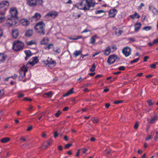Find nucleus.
Wrapping results in <instances>:
<instances>
[{
	"instance_id": "obj_1",
	"label": "nucleus",
	"mask_w": 158,
	"mask_h": 158,
	"mask_svg": "<svg viewBox=\"0 0 158 158\" xmlns=\"http://www.w3.org/2000/svg\"><path fill=\"white\" fill-rule=\"evenodd\" d=\"M81 7L79 8L81 10H89L91 7H94L95 5L94 0H83L79 3Z\"/></svg>"
},
{
	"instance_id": "obj_2",
	"label": "nucleus",
	"mask_w": 158,
	"mask_h": 158,
	"mask_svg": "<svg viewBox=\"0 0 158 158\" xmlns=\"http://www.w3.org/2000/svg\"><path fill=\"white\" fill-rule=\"evenodd\" d=\"M45 24L42 21L38 22L35 26V28L37 31L42 35L45 34Z\"/></svg>"
},
{
	"instance_id": "obj_3",
	"label": "nucleus",
	"mask_w": 158,
	"mask_h": 158,
	"mask_svg": "<svg viewBox=\"0 0 158 158\" xmlns=\"http://www.w3.org/2000/svg\"><path fill=\"white\" fill-rule=\"evenodd\" d=\"M24 46V44L22 42L16 40L13 43V49L15 51H20L23 48Z\"/></svg>"
},
{
	"instance_id": "obj_4",
	"label": "nucleus",
	"mask_w": 158,
	"mask_h": 158,
	"mask_svg": "<svg viewBox=\"0 0 158 158\" xmlns=\"http://www.w3.org/2000/svg\"><path fill=\"white\" fill-rule=\"evenodd\" d=\"M56 62L52 60V58L49 59L46 61H44L42 62V64L43 66H46L48 65L49 68H51L55 66L56 65Z\"/></svg>"
},
{
	"instance_id": "obj_5",
	"label": "nucleus",
	"mask_w": 158,
	"mask_h": 158,
	"mask_svg": "<svg viewBox=\"0 0 158 158\" xmlns=\"http://www.w3.org/2000/svg\"><path fill=\"white\" fill-rule=\"evenodd\" d=\"M9 5V2L6 1H3L0 2V11L5 12Z\"/></svg>"
},
{
	"instance_id": "obj_6",
	"label": "nucleus",
	"mask_w": 158,
	"mask_h": 158,
	"mask_svg": "<svg viewBox=\"0 0 158 158\" xmlns=\"http://www.w3.org/2000/svg\"><path fill=\"white\" fill-rule=\"evenodd\" d=\"M18 19H12V17L8 18L6 20V25L10 27L17 25Z\"/></svg>"
},
{
	"instance_id": "obj_7",
	"label": "nucleus",
	"mask_w": 158,
	"mask_h": 158,
	"mask_svg": "<svg viewBox=\"0 0 158 158\" xmlns=\"http://www.w3.org/2000/svg\"><path fill=\"white\" fill-rule=\"evenodd\" d=\"M9 12L11 17H12V19H18V12L16 7H12L11 8Z\"/></svg>"
},
{
	"instance_id": "obj_8",
	"label": "nucleus",
	"mask_w": 158,
	"mask_h": 158,
	"mask_svg": "<svg viewBox=\"0 0 158 158\" xmlns=\"http://www.w3.org/2000/svg\"><path fill=\"white\" fill-rule=\"evenodd\" d=\"M117 59H119L118 57L114 54H112L109 56L107 60V63L111 65L114 63Z\"/></svg>"
},
{
	"instance_id": "obj_9",
	"label": "nucleus",
	"mask_w": 158,
	"mask_h": 158,
	"mask_svg": "<svg viewBox=\"0 0 158 158\" xmlns=\"http://www.w3.org/2000/svg\"><path fill=\"white\" fill-rule=\"evenodd\" d=\"M131 49L128 47H126L122 50V53L126 57L128 56L131 53Z\"/></svg>"
},
{
	"instance_id": "obj_10",
	"label": "nucleus",
	"mask_w": 158,
	"mask_h": 158,
	"mask_svg": "<svg viewBox=\"0 0 158 158\" xmlns=\"http://www.w3.org/2000/svg\"><path fill=\"white\" fill-rule=\"evenodd\" d=\"M27 71V69L24 67H22L19 71L20 76L19 78L20 79L23 78L25 76L26 73Z\"/></svg>"
},
{
	"instance_id": "obj_11",
	"label": "nucleus",
	"mask_w": 158,
	"mask_h": 158,
	"mask_svg": "<svg viewBox=\"0 0 158 158\" xmlns=\"http://www.w3.org/2000/svg\"><path fill=\"white\" fill-rule=\"evenodd\" d=\"M58 13L56 11H50L47 13L45 16L51 17L53 18H55L58 15Z\"/></svg>"
},
{
	"instance_id": "obj_12",
	"label": "nucleus",
	"mask_w": 158,
	"mask_h": 158,
	"mask_svg": "<svg viewBox=\"0 0 158 158\" xmlns=\"http://www.w3.org/2000/svg\"><path fill=\"white\" fill-rule=\"evenodd\" d=\"M158 119V116L156 114L152 118H148L147 120L149 123L153 124L155 123Z\"/></svg>"
},
{
	"instance_id": "obj_13",
	"label": "nucleus",
	"mask_w": 158,
	"mask_h": 158,
	"mask_svg": "<svg viewBox=\"0 0 158 158\" xmlns=\"http://www.w3.org/2000/svg\"><path fill=\"white\" fill-rule=\"evenodd\" d=\"M20 23L23 26H27L30 24L29 21L26 19H22L20 21Z\"/></svg>"
},
{
	"instance_id": "obj_14",
	"label": "nucleus",
	"mask_w": 158,
	"mask_h": 158,
	"mask_svg": "<svg viewBox=\"0 0 158 158\" xmlns=\"http://www.w3.org/2000/svg\"><path fill=\"white\" fill-rule=\"evenodd\" d=\"M33 59L32 61H29L27 64V67H28V66L29 64H31L32 66H33L38 62V58L37 57H33Z\"/></svg>"
},
{
	"instance_id": "obj_15",
	"label": "nucleus",
	"mask_w": 158,
	"mask_h": 158,
	"mask_svg": "<svg viewBox=\"0 0 158 158\" xmlns=\"http://www.w3.org/2000/svg\"><path fill=\"white\" fill-rule=\"evenodd\" d=\"M104 54L106 56H107L109 55L110 53L112 52L111 48L110 46H108L105 48L103 51Z\"/></svg>"
},
{
	"instance_id": "obj_16",
	"label": "nucleus",
	"mask_w": 158,
	"mask_h": 158,
	"mask_svg": "<svg viewBox=\"0 0 158 158\" xmlns=\"http://www.w3.org/2000/svg\"><path fill=\"white\" fill-rule=\"evenodd\" d=\"M12 36L14 38H17L19 35V31L16 28L13 29L12 30Z\"/></svg>"
},
{
	"instance_id": "obj_17",
	"label": "nucleus",
	"mask_w": 158,
	"mask_h": 158,
	"mask_svg": "<svg viewBox=\"0 0 158 158\" xmlns=\"http://www.w3.org/2000/svg\"><path fill=\"white\" fill-rule=\"evenodd\" d=\"M41 17V15L38 13H36L34 15L32 16V18L33 19L36 21L40 19Z\"/></svg>"
},
{
	"instance_id": "obj_18",
	"label": "nucleus",
	"mask_w": 158,
	"mask_h": 158,
	"mask_svg": "<svg viewBox=\"0 0 158 158\" xmlns=\"http://www.w3.org/2000/svg\"><path fill=\"white\" fill-rule=\"evenodd\" d=\"M117 10L115 9L111 10L109 11V16L111 17H113L115 16Z\"/></svg>"
},
{
	"instance_id": "obj_19",
	"label": "nucleus",
	"mask_w": 158,
	"mask_h": 158,
	"mask_svg": "<svg viewBox=\"0 0 158 158\" xmlns=\"http://www.w3.org/2000/svg\"><path fill=\"white\" fill-rule=\"evenodd\" d=\"M35 0H27V4L30 6L33 7L35 6Z\"/></svg>"
},
{
	"instance_id": "obj_20",
	"label": "nucleus",
	"mask_w": 158,
	"mask_h": 158,
	"mask_svg": "<svg viewBox=\"0 0 158 158\" xmlns=\"http://www.w3.org/2000/svg\"><path fill=\"white\" fill-rule=\"evenodd\" d=\"M7 56L4 54H0V63L5 62Z\"/></svg>"
},
{
	"instance_id": "obj_21",
	"label": "nucleus",
	"mask_w": 158,
	"mask_h": 158,
	"mask_svg": "<svg viewBox=\"0 0 158 158\" xmlns=\"http://www.w3.org/2000/svg\"><path fill=\"white\" fill-rule=\"evenodd\" d=\"M5 12H2L0 11V23L5 20Z\"/></svg>"
},
{
	"instance_id": "obj_22",
	"label": "nucleus",
	"mask_w": 158,
	"mask_h": 158,
	"mask_svg": "<svg viewBox=\"0 0 158 158\" xmlns=\"http://www.w3.org/2000/svg\"><path fill=\"white\" fill-rule=\"evenodd\" d=\"M33 34V31L31 29L28 30L25 33V35L28 37L31 36Z\"/></svg>"
},
{
	"instance_id": "obj_23",
	"label": "nucleus",
	"mask_w": 158,
	"mask_h": 158,
	"mask_svg": "<svg viewBox=\"0 0 158 158\" xmlns=\"http://www.w3.org/2000/svg\"><path fill=\"white\" fill-rule=\"evenodd\" d=\"M81 53V50H76L73 53V55L76 58L78 56L80 55Z\"/></svg>"
},
{
	"instance_id": "obj_24",
	"label": "nucleus",
	"mask_w": 158,
	"mask_h": 158,
	"mask_svg": "<svg viewBox=\"0 0 158 158\" xmlns=\"http://www.w3.org/2000/svg\"><path fill=\"white\" fill-rule=\"evenodd\" d=\"M73 88L71 89L69 91H68L65 94L63 95L64 97H66L72 94L73 93Z\"/></svg>"
},
{
	"instance_id": "obj_25",
	"label": "nucleus",
	"mask_w": 158,
	"mask_h": 158,
	"mask_svg": "<svg viewBox=\"0 0 158 158\" xmlns=\"http://www.w3.org/2000/svg\"><path fill=\"white\" fill-rule=\"evenodd\" d=\"M141 26V24L140 23L135 24V31H138L140 29Z\"/></svg>"
},
{
	"instance_id": "obj_26",
	"label": "nucleus",
	"mask_w": 158,
	"mask_h": 158,
	"mask_svg": "<svg viewBox=\"0 0 158 158\" xmlns=\"http://www.w3.org/2000/svg\"><path fill=\"white\" fill-rule=\"evenodd\" d=\"M53 47V44H48L46 45L44 48L45 49L49 50Z\"/></svg>"
},
{
	"instance_id": "obj_27",
	"label": "nucleus",
	"mask_w": 158,
	"mask_h": 158,
	"mask_svg": "<svg viewBox=\"0 0 158 158\" xmlns=\"http://www.w3.org/2000/svg\"><path fill=\"white\" fill-rule=\"evenodd\" d=\"M130 17L132 19H134L135 18L139 19L140 18V16L139 15H138L137 13L135 12L134 14L130 15Z\"/></svg>"
},
{
	"instance_id": "obj_28",
	"label": "nucleus",
	"mask_w": 158,
	"mask_h": 158,
	"mask_svg": "<svg viewBox=\"0 0 158 158\" xmlns=\"http://www.w3.org/2000/svg\"><path fill=\"white\" fill-rule=\"evenodd\" d=\"M10 140V139L7 137H5L1 140V142L2 143H6Z\"/></svg>"
},
{
	"instance_id": "obj_29",
	"label": "nucleus",
	"mask_w": 158,
	"mask_h": 158,
	"mask_svg": "<svg viewBox=\"0 0 158 158\" xmlns=\"http://www.w3.org/2000/svg\"><path fill=\"white\" fill-rule=\"evenodd\" d=\"M147 103L148 104L149 106H151L153 105L155 103L154 101L151 100H148L147 101Z\"/></svg>"
},
{
	"instance_id": "obj_30",
	"label": "nucleus",
	"mask_w": 158,
	"mask_h": 158,
	"mask_svg": "<svg viewBox=\"0 0 158 158\" xmlns=\"http://www.w3.org/2000/svg\"><path fill=\"white\" fill-rule=\"evenodd\" d=\"M35 6L38 5L39 6L43 4V1L42 0H35Z\"/></svg>"
},
{
	"instance_id": "obj_31",
	"label": "nucleus",
	"mask_w": 158,
	"mask_h": 158,
	"mask_svg": "<svg viewBox=\"0 0 158 158\" xmlns=\"http://www.w3.org/2000/svg\"><path fill=\"white\" fill-rule=\"evenodd\" d=\"M25 53L27 56L29 57L31 55V52L29 50H25Z\"/></svg>"
},
{
	"instance_id": "obj_32",
	"label": "nucleus",
	"mask_w": 158,
	"mask_h": 158,
	"mask_svg": "<svg viewBox=\"0 0 158 158\" xmlns=\"http://www.w3.org/2000/svg\"><path fill=\"white\" fill-rule=\"evenodd\" d=\"M45 95L47 96L48 97H51L52 96V91H50L49 92L45 93Z\"/></svg>"
},
{
	"instance_id": "obj_33",
	"label": "nucleus",
	"mask_w": 158,
	"mask_h": 158,
	"mask_svg": "<svg viewBox=\"0 0 158 158\" xmlns=\"http://www.w3.org/2000/svg\"><path fill=\"white\" fill-rule=\"evenodd\" d=\"M95 67H96L95 64V63H94L93 64L91 68L90 69V71L92 72H94L95 70Z\"/></svg>"
},
{
	"instance_id": "obj_34",
	"label": "nucleus",
	"mask_w": 158,
	"mask_h": 158,
	"mask_svg": "<svg viewBox=\"0 0 158 158\" xmlns=\"http://www.w3.org/2000/svg\"><path fill=\"white\" fill-rule=\"evenodd\" d=\"M95 42V39L93 37H92L90 40L89 43L91 44H94Z\"/></svg>"
},
{
	"instance_id": "obj_35",
	"label": "nucleus",
	"mask_w": 158,
	"mask_h": 158,
	"mask_svg": "<svg viewBox=\"0 0 158 158\" xmlns=\"http://www.w3.org/2000/svg\"><path fill=\"white\" fill-rule=\"evenodd\" d=\"M27 44L28 45H31L33 44H35V42L33 41H27Z\"/></svg>"
},
{
	"instance_id": "obj_36",
	"label": "nucleus",
	"mask_w": 158,
	"mask_h": 158,
	"mask_svg": "<svg viewBox=\"0 0 158 158\" xmlns=\"http://www.w3.org/2000/svg\"><path fill=\"white\" fill-rule=\"evenodd\" d=\"M151 28V27L150 26H146L143 28V30L148 31L150 30Z\"/></svg>"
},
{
	"instance_id": "obj_37",
	"label": "nucleus",
	"mask_w": 158,
	"mask_h": 158,
	"mask_svg": "<svg viewBox=\"0 0 158 158\" xmlns=\"http://www.w3.org/2000/svg\"><path fill=\"white\" fill-rule=\"evenodd\" d=\"M123 32L122 30H119L118 32L117 33L116 31L115 32V34L117 36H119L121 35Z\"/></svg>"
},
{
	"instance_id": "obj_38",
	"label": "nucleus",
	"mask_w": 158,
	"mask_h": 158,
	"mask_svg": "<svg viewBox=\"0 0 158 158\" xmlns=\"http://www.w3.org/2000/svg\"><path fill=\"white\" fill-rule=\"evenodd\" d=\"M72 145V144L68 143L66 144L64 148L65 149L69 148Z\"/></svg>"
},
{
	"instance_id": "obj_39",
	"label": "nucleus",
	"mask_w": 158,
	"mask_h": 158,
	"mask_svg": "<svg viewBox=\"0 0 158 158\" xmlns=\"http://www.w3.org/2000/svg\"><path fill=\"white\" fill-rule=\"evenodd\" d=\"M95 14H100L102 12H105V11L102 10H96L95 11Z\"/></svg>"
},
{
	"instance_id": "obj_40",
	"label": "nucleus",
	"mask_w": 158,
	"mask_h": 158,
	"mask_svg": "<svg viewBox=\"0 0 158 158\" xmlns=\"http://www.w3.org/2000/svg\"><path fill=\"white\" fill-rule=\"evenodd\" d=\"M113 49L112 51H111L112 52H113L114 51L116 50L117 49L116 46L115 45H112L111 47Z\"/></svg>"
},
{
	"instance_id": "obj_41",
	"label": "nucleus",
	"mask_w": 158,
	"mask_h": 158,
	"mask_svg": "<svg viewBox=\"0 0 158 158\" xmlns=\"http://www.w3.org/2000/svg\"><path fill=\"white\" fill-rule=\"evenodd\" d=\"M139 60V58H137L135 59H134V60H133L131 61L130 62V63L132 64L133 63L136 62H137Z\"/></svg>"
},
{
	"instance_id": "obj_42",
	"label": "nucleus",
	"mask_w": 158,
	"mask_h": 158,
	"mask_svg": "<svg viewBox=\"0 0 158 158\" xmlns=\"http://www.w3.org/2000/svg\"><path fill=\"white\" fill-rule=\"evenodd\" d=\"M61 112L60 110H58L57 112L55 114V115L57 117H58L60 114H61Z\"/></svg>"
},
{
	"instance_id": "obj_43",
	"label": "nucleus",
	"mask_w": 158,
	"mask_h": 158,
	"mask_svg": "<svg viewBox=\"0 0 158 158\" xmlns=\"http://www.w3.org/2000/svg\"><path fill=\"white\" fill-rule=\"evenodd\" d=\"M118 69L119 70L123 71L125 70V68L124 66H122L119 67Z\"/></svg>"
},
{
	"instance_id": "obj_44",
	"label": "nucleus",
	"mask_w": 158,
	"mask_h": 158,
	"mask_svg": "<svg viewBox=\"0 0 158 158\" xmlns=\"http://www.w3.org/2000/svg\"><path fill=\"white\" fill-rule=\"evenodd\" d=\"M123 102V101L121 100H119L115 101L114 102V103L115 104H118L119 103H121Z\"/></svg>"
},
{
	"instance_id": "obj_45",
	"label": "nucleus",
	"mask_w": 158,
	"mask_h": 158,
	"mask_svg": "<svg viewBox=\"0 0 158 158\" xmlns=\"http://www.w3.org/2000/svg\"><path fill=\"white\" fill-rule=\"evenodd\" d=\"M18 77V76L16 74H15L13 76L10 77V78H12L14 79H16Z\"/></svg>"
},
{
	"instance_id": "obj_46",
	"label": "nucleus",
	"mask_w": 158,
	"mask_h": 158,
	"mask_svg": "<svg viewBox=\"0 0 158 158\" xmlns=\"http://www.w3.org/2000/svg\"><path fill=\"white\" fill-rule=\"evenodd\" d=\"M128 40L132 42H135V39L134 38H129L128 39Z\"/></svg>"
},
{
	"instance_id": "obj_47",
	"label": "nucleus",
	"mask_w": 158,
	"mask_h": 158,
	"mask_svg": "<svg viewBox=\"0 0 158 158\" xmlns=\"http://www.w3.org/2000/svg\"><path fill=\"white\" fill-rule=\"evenodd\" d=\"M54 51L57 53H59L60 52V48H57L56 50H54Z\"/></svg>"
},
{
	"instance_id": "obj_48",
	"label": "nucleus",
	"mask_w": 158,
	"mask_h": 158,
	"mask_svg": "<svg viewBox=\"0 0 158 158\" xmlns=\"http://www.w3.org/2000/svg\"><path fill=\"white\" fill-rule=\"evenodd\" d=\"M92 121L94 123H96L98 122L97 119L95 118H93L92 119Z\"/></svg>"
},
{
	"instance_id": "obj_49",
	"label": "nucleus",
	"mask_w": 158,
	"mask_h": 158,
	"mask_svg": "<svg viewBox=\"0 0 158 158\" xmlns=\"http://www.w3.org/2000/svg\"><path fill=\"white\" fill-rule=\"evenodd\" d=\"M149 58V57L148 56H145L143 58V61H146Z\"/></svg>"
},
{
	"instance_id": "obj_50",
	"label": "nucleus",
	"mask_w": 158,
	"mask_h": 158,
	"mask_svg": "<svg viewBox=\"0 0 158 158\" xmlns=\"http://www.w3.org/2000/svg\"><path fill=\"white\" fill-rule=\"evenodd\" d=\"M152 138V137L151 136V135H150V136H148V137H147L146 138V139H145V140H148L149 139H151Z\"/></svg>"
},
{
	"instance_id": "obj_51",
	"label": "nucleus",
	"mask_w": 158,
	"mask_h": 158,
	"mask_svg": "<svg viewBox=\"0 0 158 158\" xmlns=\"http://www.w3.org/2000/svg\"><path fill=\"white\" fill-rule=\"evenodd\" d=\"M58 132L57 131H56L54 133V136L55 138H56L58 135Z\"/></svg>"
},
{
	"instance_id": "obj_52",
	"label": "nucleus",
	"mask_w": 158,
	"mask_h": 158,
	"mask_svg": "<svg viewBox=\"0 0 158 158\" xmlns=\"http://www.w3.org/2000/svg\"><path fill=\"white\" fill-rule=\"evenodd\" d=\"M152 12H153L154 14H155V15H157V13H158V12H157V10H156L155 9H154L153 10Z\"/></svg>"
},
{
	"instance_id": "obj_53",
	"label": "nucleus",
	"mask_w": 158,
	"mask_h": 158,
	"mask_svg": "<svg viewBox=\"0 0 158 158\" xmlns=\"http://www.w3.org/2000/svg\"><path fill=\"white\" fill-rule=\"evenodd\" d=\"M82 153H85L86 151H87V149H86V148H82Z\"/></svg>"
},
{
	"instance_id": "obj_54",
	"label": "nucleus",
	"mask_w": 158,
	"mask_h": 158,
	"mask_svg": "<svg viewBox=\"0 0 158 158\" xmlns=\"http://www.w3.org/2000/svg\"><path fill=\"white\" fill-rule=\"evenodd\" d=\"M156 65L155 64H152L150 65V67L152 68H155L156 67Z\"/></svg>"
},
{
	"instance_id": "obj_55",
	"label": "nucleus",
	"mask_w": 158,
	"mask_h": 158,
	"mask_svg": "<svg viewBox=\"0 0 158 158\" xmlns=\"http://www.w3.org/2000/svg\"><path fill=\"white\" fill-rule=\"evenodd\" d=\"M89 31H90V30H88L87 29H85L83 31H82L81 32V33H85V32H88Z\"/></svg>"
},
{
	"instance_id": "obj_56",
	"label": "nucleus",
	"mask_w": 158,
	"mask_h": 158,
	"mask_svg": "<svg viewBox=\"0 0 158 158\" xmlns=\"http://www.w3.org/2000/svg\"><path fill=\"white\" fill-rule=\"evenodd\" d=\"M138 127V124L137 123H136L134 125V128L135 129H137Z\"/></svg>"
},
{
	"instance_id": "obj_57",
	"label": "nucleus",
	"mask_w": 158,
	"mask_h": 158,
	"mask_svg": "<svg viewBox=\"0 0 158 158\" xmlns=\"http://www.w3.org/2000/svg\"><path fill=\"white\" fill-rule=\"evenodd\" d=\"M64 139L66 141L68 140V136L67 135H65L64 137Z\"/></svg>"
},
{
	"instance_id": "obj_58",
	"label": "nucleus",
	"mask_w": 158,
	"mask_h": 158,
	"mask_svg": "<svg viewBox=\"0 0 158 158\" xmlns=\"http://www.w3.org/2000/svg\"><path fill=\"white\" fill-rule=\"evenodd\" d=\"M158 43V38L154 40H153V44H156Z\"/></svg>"
},
{
	"instance_id": "obj_59",
	"label": "nucleus",
	"mask_w": 158,
	"mask_h": 158,
	"mask_svg": "<svg viewBox=\"0 0 158 158\" xmlns=\"http://www.w3.org/2000/svg\"><path fill=\"white\" fill-rule=\"evenodd\" d=\"M69 108L68 107L66 106L64 107L63 109V111H67L68 110Z\"/></svg>"
},
{
	"instance_id": "obj_60",
	"label": "nucleus",
	"mask_w": 158,
	"mask_h": 158,
	"mask_svg": "<svg viewBox=\"0 0 158 158\" xmlns=\"http://www.w3.org/2000/svg\"><path fill=\"white\" fill-rule=\"evenodd\" d=\"M32 126H30V127H28L27 129V131H31V130H32Z\"/></svg>"
},
{
	"instance_id": "obj_61",
	"label": "nucleus",
	"mask_w": 158,
	"mask_h": 158,
	"mask_svg": "<svg viewBox=\"0 0 158 158\" xmlns=\"http://www.w3.org/2000/svg\"><path fill=\"white\" fill-rule=\"evenodd\" d=\"M52 142V141L51 140H50L48 141H47V145L48 146L50 145L51 144V143Z\"/></svg>"
},
{
	"instance_id": "obj_62",
	"label": "nucleus",
	"mask_w": 158,
	"mask_h": 158,
	"mask_svg": "<svg viewBox=\"0 0 158 158\" xmlns=\"http://www.w3.org/2000/svg\"><path fill=\"white\" fill-rule=\"evenodd\" d=\"M102 76V75L98 74L95 77V78H99Z\"/></svg>"
},
{
	"instance_id": "obj_63",
	"label": "nucleus",
	"mask_w": 158,
	"mask_h": 158,
	"mask_svg": "<svg viewBox=\"0 0 158 158\" xmlns=\"http://www.w3.org/2000/svg\"><path fill=\"white\" fill-rule=\"evenodd\" d=\"M105 151L107 153L109 154L110 152V150L109 149H107Z\"/></svg>"
},
{
	"instance_id": "obj_64",
	"label": "nucleus",
	"mask_w": 158,
	"mask_h": 158,
	"mask_svg": "<svg viewBox=\"0 0 158 158\" xmlns=\"http://www.w3.org/2000/svg\"><path fill=\"white\" fill-rule=\"evenodd\" d=\"M24 96V94H21L18 96V98H21L23 97Z\"/></svg>"
}]
</instances>
